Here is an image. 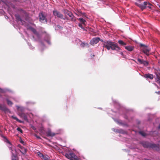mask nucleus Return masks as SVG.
Wrapping results in <instances>:
<instances>
[{"mask_svg":"<svg viewBox=\"0 0 160 160\" xmlns=\"http://www.w3.org/2000/svg\"><path fill=\"white\" fill-rule=\"evenodd\" d=\"M103 47L106 48L108 50L111 49L113 50H116L119 52L120 54L123 55V53L120 51L121 50L120 48L118 47L117 44L115 42L109 40L104 41L103 42Z\"/></svg>","mask_w":160,"mask_h":160,"instance_id":"1","label":"nucleus"},{"mask_svg":"<svg viewBox=\"0 0 160 160\" xmlns=\"http://www.w3.org/2000/svg\"><path fill=\"white\" fill-rule=\"evenodd\" d=\"M158 148L157 145L154 143H149V148Z\"/></svg>","mask_w":160,"mask_h":160,"instance_id":"20","label":"nucleus"},{"mask_svg":"<svg viewBox=\"0 0 160 160\" xmlns=\"http://www.w3.org/2000/svg\"><path fill=\"white\" fill-rule=\"evenodd\" d=\"M140 47H142V51L144 54L147 56H149L150 53V51L151 49L149 48L148 46H146L144 44L142 43H140Z\"/></svg>","mask_w":160,"mask_h":160,"instance_id":"4","label":"nucleus"},{"mask_svg":"<svg viewBox=\"0 0 160 160\" xmlns=\"http://www.w3.org/2000/svg\"><path fill=\"white\" fill-rule=\"evenodd\" d=\"M17 130L19 132H20L21 133H22L23 132V131L22 130V129L20 128L19 127H18L17 128Z\"/></svg>","mask_w":160,"mask_h":160,"instance_id":"34","label":"nucleus"},{"mask_svg":"<svg viewBox=\"0 0 160 160\" xmlns=\"http://www.w3.org/2000/svg\"><path fill=\"white\" fill-rule=\"evenodd\" d=\"M20 142L21 143L24 145V142L22 139L21 138H20L19 140Z\"/></svg>","mask_w":160,"mask_h":160,"instance_id":"37","label":"nucleus"},{"mask_svg":"<svg viewBox=\"0 0 160 160\" xmlns=\"http://www.w3.org/2000/svg\"><path fill=\"white\" fill-rule=\"evenodd\" d=\"M18 112H24V108L23 107H18Z\"/></svg>","mask_w":160,"mask_h":160,"instance_id":"23","label":"nucleus"},{"mask_svg":"<svg viewBox=\"0 0 160 160\" xmlns=\"http://www.w3.org/2000/svg\"><path fill=\"white\" fill-rule=\"evenodd\" d=\"M144 77L146 78H149L150 79H152L153 78V76L152 74L148 73L145 74L144 75Z\"/></svg>","mask_w":160,"mask_h":160,"instance_id":"16","label":"nucleus"},{"mask_svg":"<svg viewBox=\"0 0 160 160\" xmlns=\"http://www.w3.org/2000/svg\"><path fill=\"white\" fill-rule=\"evenodd\" d=\"M94 55L93 54L92 55V57H94Z\"/></svg>","mask_w":160,"mask_h":160,"instance_id":"42","label":"nucleus"},{"mask_svg":"<svg viewBox=\"0 0 160 160\" xmlns=\"http://www.w3.org/2000/svg\"><path fill=\"white\" fill-rule=\"evenodd\" d=\"M18 146L21 148V150H20V151L22 154L24 155L26 153V149L24 148L20 145H18Z\"/></svg>","mask_w":160,"mask_h":160,"instance_id":"12","label":"nucleus"},{"mask_svg":"<svg viewBox=\"0 0 160 160\" xmlns=\"http://www.w3.org/2000/svg\"><path fill=\"white\" fill-rule=\"evenodd\" d=\"M137 60L138 64H142L145 67L147 66L149 64V62L147 61H145L139 58H138Z\"/></svg>","mask_w":160,"mask_h":160,"instance_id":"7","label":"nucleus"},{"mask_svg":"<svg viewBox=\"0 0 160 160\" xmlns=\"http://www.w3.org/2000/svg\"><path fill=\"white\" fill-rule=\"evenodd\" d=\"M82 24L81 23H79L78 26L79 27L82 29L83 30L87 31L85 29L84 27L83 26Z\"/></svg>","mask_w":160,"mask_h":160,"instance_id":"30","label":"nucleus"},{"mask_svg":"<svg viewBox=\"0 0 160 160\" xmlns=\"http://www.w3.org/2000/svg\"><path fill=\"white\" fill-rule=\"evenodd\" d=\"M63 12L64 14H65V17H67V15H68L70 18V19H69L68 20L73 22L76 21V20L75 17L74 16L71 12L67 9H64Z\"/></svg>","mask_w":160,"mask_h":160,"instance_id":"3","label":"nucleus"},{"mask_svg":"<svg viewBox=\"0 0 160 160\" xmlns=\"http://www.w3.org/2000/svg\"><path fill=\"white\" fill-rule=\"evenodd\" d=\"M100 40V38L98 37H96L92 38L90 41V44L94 45V44H97Z\"/></svg>","mask_w":160,"mask_h":160,"instance_id":"10","label":"nucleus"},{"mask_svg":"<svg viewBox=\"0 0 160 160\" xmlns=\"http://www.w3.org/2000/svg\"><path fill=\"white\" fill-rule=\"evenodd\" d=\"M57 26V27H58V28H59V29H62V27H61V26H60V25H58Z\"/></svg>","mask_w":160,"mask_h":160,"instance_id":"38","label":"nucleus"},{"mask_svg":"<svg viewBox=\"0 0 160 160\" xmlns=\"http://www.w3.org/2000/svg\"><path fill=\"white\" fill-rule=\"evenodd\" d=\"M5 91L4 90H3L1 88H0V93H5ZM1 95L0 94V97H1Z\"/></svg>","mask_w":160,"mask_h":160,"instance_id":"33","label":"nucleus"},{"mask_svg":"<svg viewBox=\"0 0 160 160\" xmlns=\"http://www.w3.org/2000/svg\"><path fill=\"white\" fill-rule=\"evenodd\" d=\"M18 115L21 118H22L23 119L26 121H28V119L27 116V115L23 112H18Z\"/></svg>","mask_w":160,"mask_h":160,"instance_id":"11","label":"nucleus"},{"mask_svg":"<svg viewBox=\"0 0 160 160\" xmlns=\"http://www.w3.org/2000/svg\"><path fill=\"white\" fill-rule=\"evenodd\" d=\"M82 47H84L86 46L88 47H89V45L88 43L82 42L80 45Z\"/></svg>","mask_w":160,"mask_h":160,"instance_id":"25","label":"nucleus"},{"mask_svg":"<svg viewBox=\"0 0 160 160\" xmlns=\"http://www.w3.org/2000/svg\"><path fill=\"white\" fill-rule=\"evenodd\" d=\"M15 17L16 18V19L17 20L21 21V22H22V20L20 16L18 15H15Z\"/></svg>","mask_w":160,"mask_h":160,"instance_id":"24","label":"nucleus"},{"mask_svg":"<svg viewBox=\"0 0 160 160\" xmlns=\"http://www.w3.org/2000/svg\"><path fill=\"white\" fill-rule=\"evenodd\" d=\"M147 3H148V4H147L146 8H148L149 9H151V4L149 2H147Z\"/></svg>","mask_w":160,"mask_h":160,"instance_id":"31","label":"nucleus"},{"mask_svg":"<svg viewBox=\"0 0 160 160\" xmlns=\"http://www.w3.org/2000/svg\"><path fill=\"white\" fill-rule=\"evenodd\" d=\"M40 157H42L43 158H44V159L45 160H47L48 159V158H47L46 157H45V158H44V156L42 154H41L40 153Z\"/></svg>","mask_w":160,"mask_h":160,"instance_id":"36","label":"nucleus"},{"mask_svg":"<svg viewBox=\"0 0 160 160\" xmlns=\"http://www.w3.org/2000/svg\"><path fill=\"white\" fill-rule=\"evenodd\" d=\"M140 143L145 148H149V142H141Z\"/></svg>","mask_w":160,"mask_h":160,"instance_id":"14","label":"nucleus"},{"mask_svg":"<svg viewBox=\"0 0 160 160\" xmlns=\"http://www.w3.org/2000/svg\"><path fill=\"white\" fill-rule=\"evenodd\" d=\"M156 81L157 82L160 84V77L158 74L156 75Z\"/></svg>","mask_w":160,"mask_h":160,"instance_id":"22","label":"nucleus"},{"mask_svg":"<svg viewBox=\"0 0 160 160\" xmlns=\"http://www.w3.org/2000/svg\"><path fill=\"white\" fill-rule=\"evenodd\" d=\"M125 48L126 49L130 52L133 51L134 48L133 46L130 45L125 46Z\"/></svg>","mask_w":160,"mask_h":160,"instance_id":"17","label":"nucleus"},{"mask_svg":"<svg viewBox=\"0 0 160 160\" xmlns=\"http://www.w3.org/2000/svg\"><path fill=\"white\" fill-rule=\"evenodd\" d=\"M155 92V93H156L158 94H160V92L159 91L158 92Z\"/></svg>","mask_w":160,"mask_h":160,"instance_id":"40","label":"nucleus"},{"mask_svg":"<svg viewBox=\"0 0 160 160\" xmlns=\"http://www.w3.org/2000/svg\"><path fill=\"white\" fill-rule=\"evenodd\" d=\"M148 3H147V2H143V4H141L139 3H136L135 4L139 7L141 9L142 11L146 8L147 5Z\"/></svg>","mask_w":160,"mask_h":160,"instance_id":"9","label":"nucleus"},{"mask_svg":"<svg viewBox=\"0 0 160 160\" xmlns=\"http://www.w3.org/2000/svg\"><path fill=\"white\" fill-rule=\"evenodd\" d=\"M65 156L70 160H79V158L74 153H68L65 154Z\"/></svg>","mask_w":160,"mask_h":160,"instance_id":"2","label":"nucleus"},{"mask_svg":"<svg viewBox=\"0 0 160 160\" xmlns=\"http://www.w3.org/2000/svg\"><path fill=\"white\" fill-rule=\"evenodd\" d=\"M2 137L5 139L6 142H7V143H8L9 144H11V143L10 141L7 139V138L4 136H3V135L2 136Z\"/></svg>","mask_w":160,"mask_h":160,"instance_id":"29","label":"nucleus"},{"mask_svg":"<svg viewBox=\"0 0 160 160\" xmlns=\"http://www.w3.org/2000/svg\"><path fill=\"white\" fill-rule=\"evenodd\" d=\"M7 104L8 105L11 106L13 104V103L8 99H6Z\"/></svg>","mask_w":160,"mask_h":160,"instance_id":"28","label":"nucleus"},{"mask_svg":"<svg viewBox=\"0 0 160 160\" xmlns=\"http://www.w3.org/2000/svg\"><path fill=\"white\" fill-rule=\"evenodd\" d=\"M159 62L160 63V60L159 61Z\"/></svg>","mask_w":160,"mask_h":160,"instance_id":"44","label":"nucleus"},{"mask_svg":"<svg viewBox=\"0 0 160 160\" xmlns=\"http://www.w3.org/2000/svg\"><path fill=\"white\" fill-rule=\"evenodd\" d=\"M158 129H160V123L159 124V125L158 127Z\"/></svg>","mask_w":160,"mask_h":160,"instance_id":"41","label":"nucleus"},{"mask_svg":"<svg viewBox=\"0 0 160 160\" xmlns=\"http://www.w3.org/2000/svg\"><path fill=\"white\" fill-rule=\"evenodd\" d=\"M39 21L41 22L44 23H47V20L43 12H41L39 14Z\"/></svg>","mask_w":160,"mask_h":160,"instance_id":"6","label":"nucleus"},{"mask_svg":"<svg viewBox=\"0 0 160 160\" xmlns=\"http://www.w3.org/2000/svg\"><path fill=\"white\" fill-rule=\"evenodd\" d=\"M148 3H147V2H143V4H141L139 3H136L135 4L139 7L141 9L142 11L146 8L147 5Z\"/></svg>","mask_w":160,"mask_h":160,"instance_id":"8","label":"nucleus"},{"mask_svg":"<svg viewBox=\"0 0 160 160\" xmlns=\"http://www.w3.org/2000/svg\"><path fill=\"white\" fill-rule=\"evenodd\" d=\"M35 136L38 139H41V138L40 136H38V135H35Z\"/></svg>","mask_w":160,"mask_h":160,"instance_id":"39","label":"nucleus"},{"mask_svg":"<svg viewBox=\"0 0 160 160\" xmlns=\"http://www.w3.org/2000/svg\"><path fill=\"white\" fill-rule=\"evenodd\" d=\"M0 110L5 112L7 111L8 109L5 105L0 104Z\"/></svg>","mask_w":160,"mask_h":160,"instance_id":"19","label":"nucleus"},{"mask_svg":"<svg viewBox=\"0 0 160 160\" xmlns=\"http://www.w3.org/2000/svg\"><path fill=\"white\" fill-rule=\"evenodd\" d=\"M12 118L14 120H16L17 121L20 123L22 122L18 119L16 117L14 116H12Z\"/></svg>","mask_w":160,"mask_h":160,"instance_id":"27","label":"nucleus"},{"mask_svg":"<svg viewBox=\"0 0 160 160\" xmlns=\"http://www.w3.org/2000/svg\"><path fill=\"white\" fill-rule=\"evenodd\" d=\"M139 133L141 135L144 137L146 135V134L142 131H140Z\"/></svg>","mask_w":160,"mask_h":160,"instance_id":"32","label":"nucleus"},{"mask_svg":"<svg viewBox=\"0 0 160 160\" xmlns=\"http://www.w3.org/2000/svg\"><path fill=\"white\" fill-rule=\"evenodd\" d=\"M159 7V8H160V6Z\"/></svg>","mask_w":160,"mask_h":160,"instance_id":"45","label":"nucleus"},{"mask_svg":"<svg viewBox=\"0 0 160 160\" xmlns=\"http://www.w3.org/2000/svg\"><path fill=\"white\" fill-rule=\"evenodd\" d=\"M47 135L48 137H53L55 135V133L52 132L50 130H49L46 132Z\"/></svg>","mask_w":160,"mask_h":160,"instance_id":"15","label":"nucleus"},{"mask_svg":"<svg viewBox=\"0 0 160 160\" xmlns=\"http://www.w3.org/2000/svg\"><path fill=\"white\" fill-rule=\"evenodd\" d=\"M32 31L35 34H38V33L37 32L36 30L34 28H32Z\"/></svg>","mask_w":160,"mask_h":160,"instance_id":"35","label":"nucleus"},{"mask_svg":"<svg viewBox=\"0 0 160 160\" xmlns=\"http://www.w3.org/2000/svg\"><path fill=\"white\" fill-rule=\"evenodd\" d=\"M118 42L120 44L122 45H126V43L122 41L121 40H118Z\"/></svg>","mask_w":160,"mask_h":160,"instance_id":"26","label":"nucleus"},{"mask_svg":"<svg viewBox=\"0 0 160 160\" xmlns=\"http://www.w3.org/2000/svg\"><path fill=\"white\" fill-rule=\"evenodd\" d=\"M9 149L10 150H11L12 153V160H18V158L17 157V156L15 155L14 153H13L12 151H13L12 149V148L11 147L9 148Z\"/></svg>","mask_w":160,"mask_h":160,"instance_id":"13","label":"nucleus"},{"mask_svg":"<svg viewBox=\"0 0 160 160\" xmlns=\"http://www.w3.org/2000/svg\"><path fill=\"white\" fill-rule=\"evenodd\" d=\"M79 21L82 23L81 24H83L84 25H85V22L86 21L82 18H80L78 19Z\"/></svg>","mask_w":160,"mask_h":160,"instance_id":"21","label":"nucleus"},{"mask_svg":"<svg viewBox=\"0 0 160 160\" xmlns=\"http://www.w3.org/2000/svg\"><path fill=\"white\" fill-rule=\"evenodd\" d=\"M32 128H33V130H35V128L34 127H33Z\"/></svg>","mask_w":160,"mask_h":160,"instance_id":"43","label":"nucleus"},{"mask_svg":"<svg viewBox=\"0 0 160 160\" xmlns=\"http://www.w3.org/2000/svg\"><path fill=\"white\" fill-rule=\"evenodd\" d=\"M75 14L78 16L84 15L85 14V13H82L81 11L80 10L77 9L76 11Z\"/></svg>","mask_w":160,"mask_h":160,"instance_id":"18","label":"nucleus"},{"mask_svg":"<svg viewBox=\"0 0 160 160\" xmlns=\"http://www.w3.org/2000/svg\"><path fill=\"white\" fill-rule=\"evenodd\" d=\"M53 15L56 16H57V17L61 19H62L64 20H65L67 19L68 20L69 19V18L67 16H65L64 17H63V15L60 12L58 11L57 10H54L53 11Z\"/></svg>","mask_w":160,"mask_h":160,"instance_id":"5","label":"nucleus"},{"mask_svg":"<svg viewBox=\"0 0 160 160\" xmlns=\"http://www.w3.org/2000/svg\"><path fill=\"white\" fill-rule=\"evenodd\" d=\"M159 142H160V141H159Z\"/></svg>","mask_w":160,"mask_h":160,"instance_id":"46","label":"nucleus"}]
</instances>
